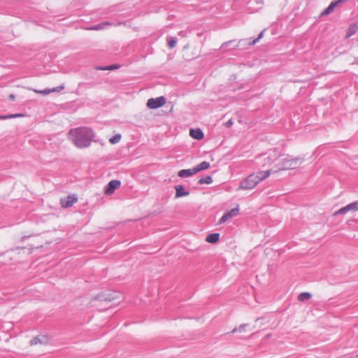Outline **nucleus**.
<instances>
[{
    "mask_svg": "<svg viewBox=\"0 0 358 358\" xmlns=\"http://www.w3.org/2000/svg\"><path fill=\"white\" fill-rule=\"evenodd\" d=\"M69 137L76 147L85 148L91 145V142L94 138V133L89 127H79L71 129L69 132Z\"/></svg>",
    "mask_w": 358,
    "mask_h": 358,
    "instance_id": "1",
    "label": "nucleus"
},
{
    "mask_svg": "<svg viewBox=\"0 0 358 358\" xmlns=\"http://www.w3.org/2000/svg\"><path fill=\"white\" fill-rule=\"evenodd\" d=\"M271 170H267L249 175L245 180L241 182L239 189H251L254 188L259 182L268 178L271 175Z\"/></svg>",
    "mask_w": 358,
    "mask_h": 358,
    "instance_id": "2",
    "label": "nucleus"
},
{
    "mask_svg": "<svg viewBox=\"0 0 358 358\" xmlns=\"http://www.w3.org/2000/svg\"><path fill=\"white\" fill-rule=\"evenodd\" d=\"M303 162V158L301 157L293 158L291 156H286L285 157L282 158L281 159V162L278 164V169H294L301 164Z\"/></svg>",
    "mask_w": 358,
    "mask_h": 358,
    "instance_id": "3",
    "label": "nucleus"
},
{
    "mask_svg": "<svg viewBox=\"0 0 358 358\" xmlns=\"http://www.w3.org/2000/svg\"><path fill=\"white\" fill-rule=\"evenodd\" d=\"M279 152L276 149L270 150L268 152L264 153L257 157V163L262 164V160H268V162L262 164V166L270 164L271 162L278 159L279 157Z\"/></svg>",
    "mask_w": 358,
    "mask_h": 358,
    "instance_id": "4",
    "label": "nucleus"
},
{
    "mask_svg": "<svg viewBox=\"0 0 358 358\" xmlns=\"http://www.w3.org/2000/svg\"><path fill=\"white\" fill-rule=\"evenodd\" d=\"M166 103L164 96L149 99L147 101V106L151 109H156L162 106Z\"/></svg>",
    "mask_w": 358,
    "mask_h": 358,
    "instance_id": "5",
    "label": "nucleus"
},
{
    "mask_svg": "<svg viewBox=\"0 0 358 358\" xmlns=\"http://www.w3.org/2000/svg\"><path fill=\"white\" fill-rule=\"evenodd\" d=\"M358 210V201L348 204L345 207L340 208L338 210L334 213V215L340 214H346L349 211H357Z\"/></svg>",
    "mask_w": 358,
    "mask_h": 358,
    "instance_id": "6",
    "label": "nucleus"
},
{
    "mask_svg": "<svg viewBox=\"0 0 358 358\" xmlns=\"http://www.w3.org/2000/svg\"><path fill=\"white\" fill-rule=\"evenodd\" d=\"M264 30L262 31L259 33L258 37H257L256 38L253 39L252 41H251V38L240 40L238 41V44L235 45L234 47L245 46L246 45H254L257 43H258L259 41V40L264 36Z\"/></svg>",
    "mask_w": 358,
    "mask_h": 358,
    "instance_id": "7",
    "label": "nucleus"
},
{
    "mask_svg": "<svg viewBox=\"0 0 358 358\" xmlns=\"http://www.w3.org/2000/svg\"><path fill=\"white\" fill-rule=\"evenodd\" d=\"M121 185V182L118 180H113L108 182L105 188L104 193L106 195H111L115 190L117 189Z\"/></svg>",
    "mask_w": 358,
    "mask_h": 358,
    "instance_id": "8",
    "label": "nucleus"
},
{
    "mask_svg": "<svg viewBox=\"0 0 358 358\" xmlns=\"http://www.w3.org/2000/svg\"><path fill=\"white\" fill-rule=\"evenodd\" d=\"M175 189H176V195H175L176 199L180 198L182 196H187L189 195V192L185 190L183 185H176Z\"/></svg>",
    "mask_w": 358,
    "mask_h": 358,
    "instance_id": "9",
    "label": "nucleus"
},
{
    "mask_svg": "<svg viewBox=\"0 0 358 358\" xmlns=\"http://www.w3.org/2000/svg\"><path fill=\"white\" fill-rule=\"evenodd\" d=\"M77 200L76 196L69 195L66 199H61V204L64 208H69L72 206Z\"/></svg>",
    "mask_w": 358,
    "mask_h": 358,
    "instance_id": "10",
    "label": "nucleus"
},
{
    "mask_svg": "<svg viewBox=\"0 0 358 358\" xmlns=\"http://www.w3.org/2000/svg\"><path fill=\"white\" fill-rule=\"evenodd\" d=\"M64 88V85H60V86H58L57 87H54L52 89L47 88V89L43 90H34V91L36 93H37V94H43V95H47V94H49L50 92H59L62 90H63Z\"/></svg>",
    "mask_w": 358,
    "mask_h": 358,
    "instance_id": "11",
    "label": "nucleus"
},
{
    "mask_svg": "<svg viewBox=\"0 0 358 358\" xmlns=\"http://www.w3.org/2000/svg\"><path fill=\"white\" fill-rule=\"evenodd\" d=\"M196 173V172L195 171V169H194V167H193L192 169H182V170L179 171L178 173V176L180 178H187V177L192 176Z\"/></svg>",
    "mask_w": 358,
    "mask_h": 358,
    "instance_id": "12",
    "label": "nucleus"
},
{
    "mask_svg": "<svg viewBox=\"0 0 358 358\" xmlns=\"http://www.w3.org/2000/svg\"><path fill=\"white\" fill-rule=\"evenodd\" d=\"M190 136L196 140H201L203 138L204 135L203 131L200 129H192L190 130Z\"/></svg>",
    "mask_w": 358,
    "mask_h": 358,
    "instance_id": "13",
    "label": "nucleus"
},
{
    "mask_svg": "<svg viewBox=\"0 0 358 358\" xmlns=\"http://www.w3.org/2000/svg\"><path fill=\"white\" fill-rule=\"evenodd\" d=\"M115 299L114 296H112L109 293H102L99 294L96 297V300L100 301H111Z\"/></svg>",
    "mask_w": 358,
    "mask_h": 358,
    "instance_id": "14",
    "label": "nucleus"
},
{
    "mask_svg": "<svg viewBox=\"0 0 358 358\" xmlns=\"http://www.w3.org/2000/svg\"><path fill=\"white\" fill-rule=\"evenodd\" d=\"M22 251L24 252V248H16L15 250H12L10 251L7 252L5 254V256L8 258H10L13 262V259L15 257L16 255L20 254V252Z\"/></svg>",
    "mask_w": 358,
    "mask_h": 358,
    "instance_id": "15",
    "label": "nucleus"
},
{
    "mask_svg": "<svg viewBox=\"0 0 358 358\" xmlns=\"http://www.w3.org/2000/svg\"><path fill=\"white\" fill-rule=\"evenodd\" d=\"M219 238L220 234L218 233H213L208 234L206 238V241L210 243H215L218 241Z\"/></svg>",
    "mask_w": 358,
    "mask_h": 358,
    "instance_id": "16",
    "label": "nucleus"
},
{
    "mask_svg": "<svg viewBox=\"0 0 358 358\" xmlns=\"http://www.w3.org/2000/svg\"><path fill=\"white\" fill-rule=\"evenodd\" d=\"M338 5V3L336 1L331 2L328 7L323 10L322 15H325L330 14L334 10V8Z\"/></svg>",
    "mask_w": 358,
    "mask_h": 358,
    "instance_id": "17",
    "label": "nucleus"
},
{
    "mask_svg": "<svg viewBox=\"0 0 358 358\" xmlns=\"http://www.w3.org/2000/svg\"><path fill=\"white\" fill-rule=\"evenodd\" d=\"M210 167V163L208 162H202L199 164L194 166L196 173L201 171L208 169Z\"/></svg>",
    "mask_w": 358,
    "mask_h": 358,
    "instance_id": "18",
    "label": "nucleus"
},
{
    "mask_svg": "<svg viewBox=\"0 0 358 358\" xmlns=\"http://www.w3.org/2000/svg\"><path fill=\"white\" fill-rule=\"evenodd\" d=\"M46 343L45 338L44 336H36L30 341V345H37L38 343Z\"/></svg>",
    "mask_w": 358,
    "mask_h": 358,
    "instance_id": "19",
    "label": "nucleus"
},
{
    "mask_svg": "<svg viewBox=\"0 0 358 358\" xmlns=\"http://www.w3.org/2000/svg\"><path fill=\"white\" fill-rule=\"evenodd\" d=\"M213 182V178L210 176H207L206 177L201 178L198 180L199 185H203V184H211Z\"/></svg>",
    "mask_w": 358,
    "mask_h": 358,
    "instance_id": "20",
    "label": "nucleus"
},
{
    "mask_svg": "<svg viewBox=\"0 0 358 358\" xmlns=\"http://www.w3.org/2000/svg\"><path fill=\"white\" fill-rule=\"evenodd\" d=\"M357 30H358V27L356 24H351L348 30L347 37L349 38V37L352 36L353 34H355L357 32Z\"/></svg>",
    "mask_w": 358,
    "mask_h": 358,
    "instance_id": "21",
    "label": "nucleus"
},
{
    "mask_svg": "<svg viewBox=\"0 0 358 358\" xmlns=\"http://www.w3.org/2000/svg\"><path fill=\"white\" fill-rule=\"evenodd\" d=\"M24 117V114L22 113H15V114H10L7 115H0V120H8L10 118H16Z\"/></svg>",
    "mask_w": 358,
    "mask_h": 358,
    "instance_id": "22",
    "label": "nucleus"
},
{
    "mask_svg": "<svg viewBox=\"0 0 358 358\" xmlns=\"http://www.w3.org/2000/svg\"><path fill=\"white\" fill-rule=\"evenodd\" d=\"M109 25H111V23L105 22L99 23V24L92 27L90 29H92V30L103 29L106 28V26H109Z\"/></svg>",
    "mask_w": 358,
    "mask_h": 358,
    "instance_id": "23",
    "label": "nucleus"
},
{
    "mask_svg": "<svg viewBox=\"0 0 358 358\" xmlns=\"http://www.w3.org/2000/svg\"><path fill=\"white\" fill-rule=\"evenodd\" d=\"M311 294L309 292H302L298 296V299L300 301H305L310 299Z\"/></svg>",
    "mask_w": 358,
    "mask_h": 358,
    "instance_id": "24",
    "label": "nucleus"
},
{
    "mask_svg": "<svg viewBox=\"0 0 358 358\" xmlns=\"http://www.w3.org/2000/svg\"><path fill=\"white\" fill-rule=\"evenodd\" d=\"M238 211H239V209L238 208H233L231 210H230L229 211L227 212L226 213L228 215V217L229 219L235 217L236 215H237L238 214Z\"/></svg>",
    "mask_w": 358,
    "mask_h": 358,
    "instance_id": "25",
    "label": "nucleus"
},
{
    "mask_svg": "<svg viewBox=\"0 0 358 358\" xmlns=\"http://www.w3.org/2000/svg\"><path fill=\"white\" fill-rule=\"evenodd\" d=\"M177 43V40L176 38L173 37H169L168 38V46L169 48L172 49L173 48Z\"/></svg>",
    "mask_w": 358,
    "mask_h": 358,
    "instance_id": "26",
    "label": "nucleus"
},
{
    "mask_svg": "<svg viewBox=\"0 0 358 358\" xmlns=\"http://www.w3.org/2000/svg\"><path fill=\"white\" fill-rule=\"evenodd\" d=\"M117 69V65H109V66H100V67L97 68V69L103 70V71H105V70H114V69Z\"/></svg>",
    "mask_w": 358,
    "mask_h": 358,
    "instance_id": "27",
    "label": "nucleus"
},
{
    "mask_svg": "<svg viewBox=\"0 0 358 358\" xmlns=\"http://www.w3.org/2000/svg\"><path fill=\"white\" fill-rule=\"evenodd\" d=\"M121 135L120 134H116L113 137L110 138L109 141L112 144H115L118 143L120 141Z\"/></svg>",
    "mask_w": 358,
    "mask_h": 358,
    "instance_id": "28",
    "label": "nucleus"
},
{
    "mask_svg": "<svg viewBox=\"0 0 358 358\" xmlns=\"http://www.w3.org/2000/svg\"><path fill=\"white\" fill-rule=\"evenodd\" d=\"M247 326L245 324H241L238 328H234L231 331V334H234L236 331L242 332L245 331V328Z\"/></svg>",
    "mask_w": 358,
    "mask_h": 358,
    "instance_id": "29",
    "label": "nucleus"
},
{
    "mask_svg": "<svg viewBox=\"0 0 358 358\" xmlns=\"http://www.w3.org/2000/svg\"><path fill=\"white\" fill-rule=\"evenodd\" d=\"M228 220H229V218L228 217L227 214L225 213L222 216V217L220 219L219 223H220V224L224 223V222H225L226 221H227Z\"/></svg>",
    "mask_w": 358,
    "mask_h": 358,
    "instance_id": "30",
    "label": "nucleus"
},
{
    "mask_svg": "<svg viewBox=\"0 0 358 358\" xmlns=\"http://www.w3.org/2000/svg\"><path fill=\"white\" fill-rule=\"evenodd\" d=\"M234 41H229L227 42H225L224 43L222 46H221V48H227L231 43H232Z\"/></svg>",
    "mask_w": 358,
    "mask_h": 358,
    "instance_id": "31",
    "label": "nucleus"
},
{
    "mask_svg": "<svg viewBox=\"0 0 358 358\" xmlns=\"http://www.w3.org/2000/svg\"><path fill=\"white\" fill-rule=\"evenodd\" d=\"M233 124V122L231 120H229L227 122H226V126L227 127H229L230 126H231Z\"/></svg>",
    "mask_w": 358,
    "mask_h": 358,
    "instance_id": "32",
    "label": "nucleus"
},
{
    "mask_svg": "<svg viewBox=\"0 0 358 358\" xmlns=\"http://www.w3.org/2000/svg\"><path fill=\"white\" fill-rule=\"evenodd\" d=\"M9 98L10 100L13 101L15 99V96L13 94L9 95Z\"/></svg>",
    "mask_w": 358,
    "mask_h": 358,
    "instance_id": "33",
    "label": "nucleus"
},
{
    "mask_svg": "<svg viewBox=\"0 0 358 358\" xmlns=\"http://www.w3.org/2000/svg\"><path fill=\"white\" fill-rule=\"evenodd\" d=\"M346 1H347V0H337L336 1H337V3H338V4H340V3H343V2Z\"/></svg>",
    "mask_w": 358,
    "mask_h": 358,
    "instance_id": "34",
    "label": "nucleus"
},
{
    "mask_svg": "<svg viewBox=\"0 0 358 358\" xmlns=\"http://www.w3.org/2000/svg\"><path fill=\"white\" fill-rule=\"evenodd\" d=\"M265 162H268V160H262V164H257L258 165H259L260 166L263 167L262 166V164L265 163Z\"/></svg>",
    "mask_w": 358,
    "mask_h": 358,
    "instance_id": "35",
    "label": "nucleus"
},
{
    "mask_svg": "<svg viewBox=\"0 0 358 358\" xmlns=\"http://www.w3.org/2000/svg\"><path fill=\"white\" fill-rule=\"evenodd\" d=\"M352 64H358V57L355 58V60H354V62H352Z\"/></svg>",
    "mask_w": 358,
    "mask_h": 358,
    "instance_id": "36",
    "label": "nucleus"
}]
</instances>
